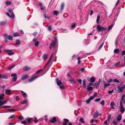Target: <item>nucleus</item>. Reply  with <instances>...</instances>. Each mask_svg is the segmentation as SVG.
<instances>
[{"label":"nucleus","mask_w":125,"mask_h":125,"mask_svg":"<svg viewBox=\"0 0 125 125\" xmlns=\"http://www.w3.org/2000/svg\"><path fill=\"white\" fill-rule=\"evenodd\" d=\"M57 42V38L56 36H55L54 37V40L53 42L50 44V46L49 47L51 49H52V48L54 47L56 43Z\"/></svg>","instance_id":"1"},{"label":"nucleus","mask_w":125,"mask_h":125,"mask_svg":"<svg viewBox=\"0 0 125 125\" xmlns=\"http://www.w3.org/2000/svg\"><path fill=\"white\" fill-rule=\"evenodd\" d=\"M119 109L120 111L122 113H124L125 111V108L124 107L122 104H121V102L120 103V106Z\"/></svg>","instance_id":"2"},{"label":"nucleus","mask_w":125,"mask_h":125,"mask_svg":"<svg viewBox=\"0 0 125 125\" xmlns=\"http://www.w3.org/2000/svg\"><path fill=\"white\" fill-rule=\"evenodd\" d=\"M97 29L98 32H100L101 31H105L106 29V27H102L100 25H98L97 26Z\"/></svg>","instance_id":"3"},{"label":"nucleus","mask_w":125,"mask_h":125,"mask_svg":"<svg viewBox=\"0 0 125 125\" xmlns=\"http://www.w3.org/2000/svg\"><path fill=\"white\" fill-rule=\"evenodd\" d=\"M124 86L123 85L121 87L118 86H117L118 91L119 93H120L123 92V90L124 89Z\"/></svg>","instance_id":"4"},{"label":"nucleus","mask_w":125,"mask_h":125,"mask_svg":"<svg viewBox=\"0 0 125 125\" xmlns=\"http://www.w3.org/2000/svg\"><path fill=\"white\" fill-rule=\"evenodd\" d=\"M29 77V75L25 74L23 75L21 77V79L22 80H24L28 78Z\"/></svg>","instance_id":"5"},{"label":"nucleus","mask_w":125,"mask_h":125,"mask_svg":"<svg viewBox=\"0 0 125 125\" xmlns=\"http://www.w3.org/2000/svg\"><path fill=\"white\" fill-rule=\"evenodd\" d=\"M98 112L97 111H96L93 115V117L94 118H96L98 117Z\"/></svg>","instance_id":"6"},{"label":"nucleus","mask_w":125,"mask_h":125,"mask_svg":"<svg viewBox=\"0 0 125 125\" xmlns=\"http://www.w3.org/2000/svg\"><path fill=\"white\" fill-rule=\"evenodd\" d=\"M11 90H10L6 89L5 90V94L7 95H10L12 94L11 93Z\"/></svg>","instance_id":"7"},{"label":"nucleus","mask_w":125,"mask_h":125,"mask_svg":"<svg viewBox=\"0 0 125 125\" xmlns=\"http://www.w3.org/2000/svg\"><path fill=\"white\" fill-rule=\"evenodd\" d=\"M1 78L2 79H8V77L7 76L4 75L2 74L1 75V74H0V78Z\"/></svg>","instance_id":"8"},{"label":"nucleus","mask_w":125,"mask_h":125,"mask_svg":"<svg viewBox=\"0 0 125 125\" xmlns=\"http://www.w3.org/2000/svg\"><path fill=\"white\" fill-rule=\"evenodd\" d=\"M58 78H56V82L57 85L60 86L62 84V83L60 81H58Z\"/></svg>","instance_id":"9"},{"label":"nucleus","mask_w":125,"mask_h":125,"mask_svg":"<svg viewBox=\"0 0 125 125\" xmlns=\"http://www.w3.org/2000/svg\"><path fill=\"white\" fill-rule=\"evenodd\" d=\"M25 120L26 121V123H27V124L29 125V124L30 123V121L31 120V118L27 117L26 119Z\"/></svg>","instance_id":"10"},{"label":"nucleus","mask_w":125,"mask_h":125,"mask_svg":"<svg viewBox=\"0 0 125 125\" xmlns=\"http://www.w3.org/2000/svg\"><path fill=\"white\" fill-rule=\"evenodd\" d=\"M15 42L16 45H20L21 43V42L19 39H16L15 41Z\"/></svg>","instance_id":"11"},{"label":"nucleus","mask_w":125,"mask_h":125,"mask_svg":"<svg viewBox=\"0 0 125 125\" xmlns=\"http://www.w3.org/2000/svg\"><path fill=\"white\" fill-rule=\"evenodd\" d=\"M93 87L92 86H87L86 89L88 91H92L93 90Z\"/></svg>","instance_id":"12"},{"label":"nucleus","mask_w":125,"mask_h":125,"mask_svg":"<svg viewBox=\"0 0 125 125\" xmlns=\"http://www.w3.org/2000/svg\"><path fill=\"white\" fill-rule=\"evenodd\" d=\"M31 69V67H28L27 66H25L23 68V69L24 71H27L29 70L30 69Z\"/></svg>","instance_id":"13"},{"label":"nucleus","mask_w":125,"mask_h":125,"mask_svg":"<svg viewBox=\"0 0 125 125\" xmlns=\"http://www.w3.org/2000/svg\"><path fill=\"white\" fill-rule=\"evenodd\" d=\"M21 91L22 93L21 95L24 98H26L27 97V95L24 92L22 91Z\"/></svg>","instance_id":"14"},{"label":"nucleus","mask_w":125,"mask_h":125,"mask_svg":"<svg viewBox=\"0 0 125 125\" xmlns=\"http://www.w3.org/2000/svg\"><path fill=\"white\" fill-rule=\"evenodd\" d=\"M100 84V82L95 83H94V87L96 88H98Z\"/></svg>","instance_id":"15"},{"label":"nucleus","mask_w":125,"mask_h":125,"mask_svg":"<svg viewBox=\"0 0 125 125\" xmlns=\"http://www.w3.org/2000/svg\"><path fill=\"white\" fill-rule=\"evenodd\" d=\"M57 120L56 119V117H54L52 120H51L50 122L52 123H54L56 122Z\"/></svg>","instance_id":"16"},{"label":"nucleus","mask_w":125,"mask_h":125,"mask_svg":"<svg viewBox=\"0 0 125 125\" xmlns=\"http://www.w3.org/2000/svg\"><path fill=\"white\" fill-rule=\"evenodd\" d=\"M64 121L65 122H63V125H66L67 124V123L69 121V120L67 119H63Z\"/></svg>","instance_id":"17"},{"label":"nucleus","mask_w":125,"mask_h":125,"mask_svg":"<svg viewBox=\"0 0 125 125\" xmlns=\"http://www.w3.org/2000/svg\"><path fill=\"white\" fill-rule=\"evenodd\" d=\"M40 76H37V75H35L33 76L32 77V81L36 79L38 77H39Z\"/></svg>","instance_id":"18"},{"label":"nucleus","mask_w":125,"mask_h":125,"mask_svg":"<svg viewBox=\"0 0 125 125\" xmlns=\"http://www.w3.org/2000/svg\"><path fill=\"white\" fill-rule=\"evenodd\" d=\"M104 88H106L108 86L110 85V83H104Z\"/></svg>","instance_id":"19"},{"label":"nucleus","mask_w":125,"mask_h":125,"mask_svg":"<svg viewBox=\"0 0 125 125\" xmlns=\"http://www.w3.org/2000/svg\"><path fill=\"white\" fill-rule=\"evenodd\" d=\"M7 23V21H3L1 22H0V25H3L6 24Z\"/></svg>","instance_id":"20"},{"label":"nucleus","mask_w":125,"mask_h":125,"mask_svg":"<svg viewBox=\"0 0 125 125\" xmlns=\"http://www.w3.org/2000/svg\"><path fill=\"white\" fill-rule=\"evenodd\" d=\"M95 81V78L94 77L91 78L90 79V81L93 82V83Z\"/></svg>","instance_id":"21"},{"label":"nucleus","mask_w":125,"mask_h":125,"mask_svg":"<svg viewBox=\"0 0 125 125\" xmlns=\"http://www.w3.org/2000/svg\"><path fill=\"white\" fill-rule=\"evenodd\" d=\"M7 38L8 40L10 41H12L13 40V37L12 35H9L8 36Z\"/></svg>","instance_id":"22"},{"label":"nucleus","mask_w":125,"mask_h":125,"mask_svg":"<svg viewBox=\"0 0 125 125\" xmlns=\"http://www.w3.org/2000/svg\"><path fill=\"white\" fill-rule=\"evenodd\" d=\"M115 103L114 102H112L110 104V106L112 108V109H114V106L115 105Z\"/></svg>","instance_id":"23"},{"label":"nucleus","mask_w":125,"mask_h":125,"mask_svg":"<svg viewBox=\"0 0 125 125\" xmlns=\"http://www.w3.org/2000/svg\"><path fill=\"white\" fill-rule=\"evenodd\" d=\"M122 116L120 115H119L117 118V120L118 121H120L122 119Z\"/></svg>","instance_id":"24"},{"label":"nucleus","mask_w":125,"mask_h":125,"mask_svg":"<svg viewBox=\"0 0 125 125\" xmlns=\"http://www.w3.org/2000/svg\"><path fill=\"white\" fill-rule=\"evenodd\" d=\"M100 18V15H98L97 16V19H96V23L98 24L99 22V20Z\"/></svg>","instance_id":"25"},{"label":"nucleus","mask_w":125,"mask_h":125,"mask_svg":"<svg viewBox=\"0 0 125 125\" xmlns=\"http://www.w3.org/2000/svg\"><path fill=\"white\" fill-rule=\"evenodd\" d=\"M47 57V55L46 54H44L43 55L42 57L43 59L44 60H45L46 59Z\"/></svg>","instance_id":"26"},{"label":"nucleus","mask_w":125,"mask_h":125,"mask_svg":"<svg viewBox=\"0 0 125 125\" xmlns=\"http://www.w3.org/2000/svg\"><path fill=\"white\" fill-rule=\"evenodd\" d=\"M13 35L14 37L19 36V34L18 32H16L13 33Z\"/></svg>","instance_id":"27"},{"label":"nucleus","mask_w":125,"mask_h":125,"mask_svg":"<svg viewBox=\"0 0 125 125\" xmlns=\"http://www.w3.org/2000/svg\"><path fill=\"white\" fill-rule=\"evenodd\" d=\"M12 50H9V49H5V51L6 52H11L12 51Z\"/></svg>","instance_id":"28"},{"label":"nucleus","mask_w":125,"mask_h":125,"mask_svg":"<svg viewBox=\"0 0 125 125\" xmlns=\"http://www.w3.org/2000/svg\"><path fill=\"white\" fill-rule=\"evenodd\" d=\"M15 66V65H12L11 66H10L7 68V70H10L12 69Z\"/></svg>","instance_id":"29"},{"label":"nucleus","mask_w":125,"mask_h":125,"mask_svg":"<svg viewBox=\"0 0 125 125\" xmlns=\"http://www.w3.org/2000/svg\"><path fill=\"white\" fill-rule=\"evenodd\" d=\"M56 52H57L56 50L55 51V52H53V53H52V55L50 57L49 59H50V60H51L52 58L53 57V55L56 54Z\"/></svg>","instance_id":"30"},{"label":"nucleus","mask_w":125,"mask_h":125,"mask_svg":"<svg viewBox=\"0 0 125 125\" xmlns=\"http://www.w3.org/2000/svg\"><path fill=\"white\" fill-rule=\"evenodd\" d=\"M114 26V25L113 24H112L110 26H109L108 27V31H109Z\"/></svg>","instance_id":"31"},{"label":"nucleus","mask_w":125,"mask_h":125,"mask_svg":"<svg viewBox=\"0 0 125 125\" xmlns=\"http://www.w3.org/2000/svg\"><path fill=\"white\" fill-rule=\"evenodd\" d=\"M83 85L84 88L86 87V85H85V80H84L83 81Z\"/></svg>","instance_id":"32"},{"label":"nucleus","mask_w":125,"mask_h":125,"mask_svg":"<svg viewBox=\"0 0 125 125\" xmlns=\"http://www.w3.org/2000/svg\"><path fill=\"white\" fill-rule=\"evenodd\" d=\"M27 102V99L24 100L21 102V104H26Z\"/></svg>","instance_id":"33"},{"label":"nucleus","mask_w":125,"mask_h":125,"mask_svg":"<svg viewBox=\"0 0 125 125\" xmlns=\"http://www.w3.org/2000/svg\"><path fill=\"white\" fill-rule=\"evenodd\" d=\"M48 30L49 31H52V27L51 26H48Z\"/></svg>","instance_id":"34"},{"label":"nucleus","mask_w":125,"mask_h":125,"mask_svg":"<svg viewBox=\"0 0 125 125\" xmlns=\"http://www.w3.org/2000/svg\"><path fill=\"white\" fill-rule=\"evenodd\" d=\"M76 26V23H72L71 26V27L72 28H74Z\"/></svg>","instance_id":"35"},{"label":"nucleus","mask_w":125,"mask_h":125,"mask_svg":"<svg viewBox=\"0 0 125 125\" xmlns=\"http://www.w3.org/2000/svg\"><path fill=\"white\" fill-rule=\"evenodd\" d=\"M121 102L122 104V102L123 103H125V98L121 99V100L120 102Z\"/></svg>","instance_id":"36"},{"label":"nucleus","mask_w":125,"mask_h":125,"mask_svg":"<svg viewBox=\"0 0 125 125\" xmlns=\"http://www.w3.org/2000/svg\"><path fill=\"white\" fill-rule=\"evenodd\" d=\"M104 42L103 43H102L100 45V46H99V48L98 49V50H100L102 48V47H103V45H104Z\"/></svg>","instance_id":"37"},{"label":"nucleus","mask_w":125,"mask_h":125,"mask_svg":"<svg viewBox=\"0 0 125 125\" xmlns=\"http://www.w3.org/2000/svg\"><path fill=\"white\" fill-rule=\"evenodd\" d=\"M3 37L4 38H7L8 36V35L7 33H5L3 35Z\"/></svg>","instance_id":"38"},{"label":"nucleus","mask_w":125,"mask_h":125,"mask_svg":"<svg viewBox=\"0 0 125 125\" xmlns=\"http://www.w3.org/2000/svg\"><path fill=\"white\" fill-rule=\"evenodd\" d=\"M34 43L35 46H38L39 45V43L38 41H36Z\"/></svg>","instance_id":"39"},{"label":"nucleus","mask_w":125,"mask_h":125,"mask_svg":"<svg viewBox=\"0 0 125 125\" xmlns=\"http://www.w3.org/2000/svg\"><path fill=\"white\" fill-rule=\"evenodd\" d=\"M21 123V124H23L24 125H29V124H27V123H26V121H22Z\"/></svg>","instance_id":"40"},{"label":"nucleus","mask_w":125,"mask_h":125,"mask_svg":"<svg viewBox=\"0 0 125 125\" xmlns=\"http://www.w3.org/2000/svg\"><path fill=\"white\" fill-rule=\"evenodd\" d=\"M54 15H57L58 13V12L57 10H54L53 12Z\"/></svg>","instance_id":"41"},{"label":"nucleus","mask_w":125,"mask_h":125,"mask_svg":"<svg viewBox=\"0 0 125 125\" xmlns=\"http://www.w3.org/2000/svg\"><path fill=\"white\" fill-rule=\"evenodd\" d=\"M5 3L6 5H10L11 3L8 1H5Z\"/></svg>","instance_id":"42"},{"label":"nucleus","mask_w":125,"mask_h":125,"mask_svg":"<svg viewBox=\"0 0 125 125\" xmlns=\"http://www.w3.org/2000/svg\"><path fill=\"white\" fill-rule=\"evenodd\" d=\"M2 107L4 108H9L10 107V106H8V105H3L2 106Z\"/></svg>","instance_id":"43"},{"label":"nucleus","mask_w":125,"mask_h":125,"mask_svg":"<svg viewBox=\"0 0 125 125\" xmlns=\"http://www.w3.org/2000/svg\"><path fill=\"white\" fill-rule=\"evenodd\" d=\"M64 4L63 3H62L61 6V9L62 10L64 9Z\"/></svg>","instance_id":"44"},{"label":"nucleus","mask_w":125,"mask_h":125,"mask_svg":"<svg viewBox=\"0 0 125 125\" xmlns=\"http://www.w3.org/2000/svg\"><path fill=\"white\" fill-rule=\"evenodd\" d=\"M17 74L16 73H12L11 74V76L12 77H15L16 76Z\"/></svg>","instance_id":"45"},{"label":"nucleus","mask_w":125,"mask_h":125,"mask_svg":"<svg viewBox=\"0 0 125 125\" xmlns=\"http://www.w3.org/2000/svg\"><path fill=\"white\" fill-rule=\"evenodd\" d=\"M81 59V58L80 57H79L78 58L77 60L78 61V64H79L81 62V61L80 60Z\"/></svg>","instance_id":"46"},{"label":"nucleus","mask_w":125,"mask_h":125,"mask_svg":"<svg viewBox=\"0 0 125 125\" xmlns=\"http://www.w3.org/2000/svg\"><path fill=\"white\" fill-rule=\"evenodd\" d=\"M34 121L35 123H36L38 121V120L37 119V118L36 117H34Z\"/></svg>","instance_id":"47"},{"label":"nucleus","mask_w":125,"mask_h":125,"mask_svg":"<svg viewBox=\"0 0 125 125\" xmlns=\"http://www.w3.org/2000/svg\"><path fill=\"white\" fill-rule=\"evenodd\" d=\"M114 51L115 53H117L119 52V50L118 49H115L114 50Z\"/></svg>","instance_id":"48"},{"label":"nucleus","mask_w":125,"mask_h":125,"mask_svg":"<svg viewBox=\"0 0 125 125\" xmlns=\"http://www.w3.org/2000/svg\"><path fill=\"white\" fill-rule=\"evenodd\" d=\"M105 102L104 100H103L100 102V104L103 106L104 105Z\"/></svg>","instance_id":"49"},{"label":"nucleus","mask_w":125,"mask_h":125,"mask_svg":"<svg viewBox=\"0 0 125 125\" xmlns=\"http://www.w3.org/2000/svg\"><path fill=\"white\" fill-rule=\"evenodd\" d=\"M17 76L15 77H13V79L14 82L16 81L17 80Z\"/></svg>","instance_id":"50"},{"label":"nucleus","mask_w":125,"mask_h":125,"mask_svg":"<svg viewBox=\"0 0 125 125\" xmlns=\"http://www.w3.org/2000/svg\"><path fill=\"white\" fill-rule=\"evenodd\" d=\"M80 121L82 123H83L84 122V120L83 118H81L80 119Z\"/></svg>","instance_id":"51"},{"label":"nucleus","mask_w":125,"mask_h":125,"mask_svg":"<svg viewBox=\"0 0 125 125\" xmlns=\"http://www.w3.org/2000/svg\"><path fill=\"white\" fill-rule=\"evenodd\" d=\"M111 117V115H109L107 117V120L109 121Z\"/></svg>","instance_id":"52"},{"label":"nucleus","mask_w":125,"mask_h":125,"mask_svg":"<svg viewBox=\"0 0 125 125\" xmlns=\"http://www.w3.org/2000/svg\"><path fill=\"white\" fill-rule=\"evenodd\" d=\"M91 101V100H90V99H89V98L88 99L86 100V102L87 104H88Z\"/></svg>","instance_id":"53"},{"label":"nucleus","mask_w":125,"mask_h":125,"mask_svg":"<svg viewBox=\"0 0 125 125\" xmlns=\"http://www.w3.org/2000/svg\"><path fill=\"white\" fill-rule=\"evenodd\" d=\"M12 18H14L15 17V15L14 14V13H11V16H10V17Z\"/></svg>","instance_id":"54"},{"label":"nucleus","mask_w":125,"mask_h":125,"mask_svg":"<svg viewBox=\"0 0 125 125\" xmlns=\"http://www.w3.org/2000/svg\"><path fill=\"white\" fill-rule=\"evenodd\" d=\"M77 81L80 84H81L82 83V81L81 79H77Z\"/></svg>","instance_id":"55"},{"label":"nucleus","mask_w":125,"mask_h":125,"mask_svg":"<svg viewBox=\"0 0 125 125\" xmlns=\"http://www.w3.org/2000/svg\"><path fill=\"white\" fill-rule=\"evenodd\" d=\"M14 53L13 52H10V53H9L8 54V55H14Z\"/></svg>","instance_id":"56"},{"label":"nucleus","mask_w":125,"mask_h":125,"mask_svg":"<svg viewBox=\"0 0 125 125\" xmlns=\"http://www.w3.org/2000/svg\"><path fill=\"white\" fill-rule=\"evenodd\" d=\"M120 62H118L116 63H115V66H117L118 65L120 64Z\"/></svg>","instance_id":"57"},{"label":"nucleus","mask_w":125,"mask_h":125,"mask_svg":"<svg viewBox=\"0 0 125 125\" xmlns=\"http://www.w3.org/2000/svg\"><path fill=\"white\" fill-rule=\"evenodd\" d=\"M101 100V99L100 98H98L95 99V101L96 102H98L100 101Z\"/></svg>","instance_id":"58"},{"label":"nucleus","mask_w":125,"mask_h":125,"mask_svg":"<svg viewBox=\"0 0 125 125\" xmlns=\"http://www.w3.org/2000/svg\"><path fill=\"white\" fill-rule=\"evenodd\" d=\"M37 34L38 33L36 32H35L33 33V35L34 36H36Z\"/></svg>","instance_id":"59"},{"label":"nucleus","mask_w":125,"mask_h":125,"mask_svg":"<svg viewBox=\"0 0 125 125\" xmlns=\"http://www.w3.org/2000/svg\"><path fill=\"white\" fill-rule=\"evenodd\" d=\"M114 82L116 83H119V80L116 79H115L114 80Z\"/></svg>","instance_id":"60"},{"label":"nucleus","mask_w":125,"mask_h":125,"mask_svg":"<svg viewBox=\"0 0 125 125\" xmlns=\"http://www.w3.org/2000/svg\"><path fill=\"white\" fill-rule=\"evenodd\" d=\"M94 97L93 96H90L89 98L91 100L94 99Z\"/></svg>","instance_id":"61"},{"label":"nucleus","mask_w":125,"mask_h":125,"mask_svg":"<svg viewBox=\"0 0 125 125\" xmlns=\"http://www.w3.org/2000/svg\"><path fill=\"white\" fill-rule=\"evenodd\" d=\"M15 116V115H12L10 116L9 118V119H10L11 118H13L14 116Z\"/></svg>","instance_id":"62"},{"label":"nucleus","mask_w":125,"mask_h":125,"mask_svg":"<svg viewBox=\"0 0 125 125\" xmlns=\"http://www.w3.org/2000/svg\"><path fill=\"white\" fill-rule=\"evenodd\" d=\"M23 118V117L22 116H20L18 117L19 119L20 120H21V121L22 120Z\"/></svg>","instance_id":"63"},{"label":"nucleus","mask_w":125,"mask_h":125,"mask_svg":"<svg viewBox=\"0 0 125 125\" xmlns=\"http://www.w3.org/2000/svg\"><path fill=\"white\" fill-rule=\"evenodd\" d=\"M38 25V24L37 23H35L34 24V26H33V28H36L37 26Z\"/></svg>","instance_id":"64"}]
</instances>
